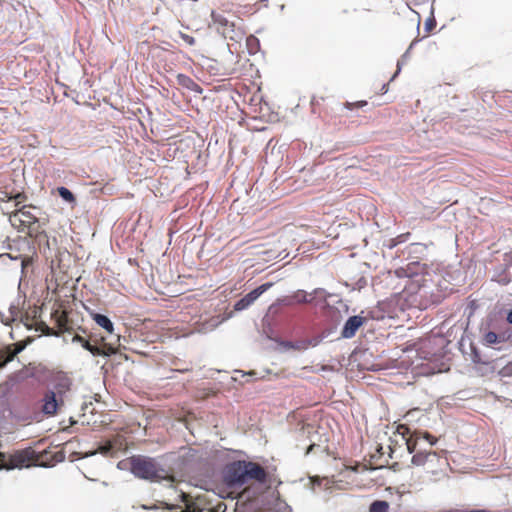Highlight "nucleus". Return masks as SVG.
<instances>
[{"mask_svg": "<svg viewBox=\"0 0 512 512\" xmlns=\"http://www.w3.org/2000/svg\"><path fill=\"white\" fill-rule=\"evenodd\" d=\"M90 353L93 355V356H102V357H108L109 354L106 353L105 351L97 348V347H94L92 346L91 350H90Z\"/></svg>", "mask_w": 512, "mask_h": 512, "instance_id": "14", "label": "nucleus"}, {"mask_svg": "<svg viewBox=\"0 0 512 512\" xmlns=\"http://www.w3.org/2000/svg\"><path fill=\"white\" fill-rule=\"evenodd\" d=\"M131 473L145 480H155L157 478L156 466L151 459L147 458H133Z\"/></svg>", "mask_w": 512, "mask_h": 512, "instance_id": "2", "label": "nucleus"}, {"mask_svg": "<svg viewBox=\"0 0 512 512\" xmlns=\"http://www.w3.org/2000/svg\"><path fill=\"white\" fill-rule=\"evenodd\" d=\"M281 254L282 253L279 252L277 255H275V257H281L283 259V258H286L289 255V253H285L284 255H281Z\"/></svg>", "mask_w": 512, "mask_h": 512, "instance_id": "19", "label": "nucleus"}, {"mask_svg": "<svg viewBox=\"0 0 512 512\" xmlns=\"http://www.w3.org/2000/svg\"><path fill=\"white\" fill-rule=\"evenodd\" d=\"M389 504L386 501H375L371 504L369 512H388Z\"/></svg>", "mask_w": 512, "mask_h": 512, "instance_id": "7", "label": "nucleus"}, {"mask_svg": "<svg viewBox=\"0 0 512 512\" xmlns=\"http://www.w3.org/2000/svg\"><path fill=\"white\" fill-rule=\"evenodd\" d=\"M58 192H59L60 197L63 200H65L67 202H73L74 201V196H73L72 192L68 188L63 187V186L59 187L58 188Z\"/></svg>", "mask_w": 512, "mask_h": 512, "instance_id": "8", "label": "nucleus"}, {"mask_svg": "<svg viewBox=\"0 0 512 512\" xmlns=\"http://www.w3.org/2000/svg\"><path fill=\"white\" fill-rule=\"evenodd\" d=\"M82 347H83L84 349H86L87 351H89V352H90V350H91V348H92V345H90V343H89L88 341H84V342L82 343Z\"/></svg>", "mask_w": 512, "mask_h": 512, "instance_id": "15", "label": "nucleus"}, {"mask_svg": "<svg viewBox=\"0 0 512 512\" xmlns=\"http://www.w3.org/2000/svg\"><path fill=\"white\" fill-rule=\"evenodd\" d=\"M507 321H508L509 324L512 325V310L507 315Z\"/></svg>", "mask_w": 512, "mask_h": 512, "instance_id": "18", "label": "nucleus"}, {"mask_svg": "<svg viewBox=\"0 0 512 512\" xmlns=\"http://www.w3.org/2000/svg\"><path fill=\"white\" fill-rule=\"evenodd\" d=\"M178 36L181 38L183 42H185L187 45L192 46L194 44V38L190 35L184 34L182 32H178Z\"/></svg>", "mask_w": 512, "mask_h": 512, "instance_id": "13", "label": "nucleus"}, {"mask_svg": "<svg viewBox=\"0 0 512 512\" xmlns=\"http://www.w3.org/2000/svg\"><path fill=\"white\" fill-rule=\"evenodd\" d=\"M401 69H402V66L398 65V69H397L396 73L392 76L391 80L394 79V77L401 71Z\"/></svg>", "mask_w": 512, "mask_h": 512, "instance_id": "20", "label": "nucleus"}, {"mask_svg": "<svg viewBox=\"0 0 512 512\" xmlns=\"http://www.w3.org/2000/svg\"><path fill=\"white\" fill-rule=\"evenodd\" d=\"M265 479V472L255 463L238 461L230 464L224 475V481L229 487L241 486L250 479Z\"/></svg>", "mask_w": 512, "mask_h": 512, "instance_id": "1", "label": "nucleus"}, {"mask_svg": "<svg viewBox=\"0 0 512 512\" xmlns=\"http://www.w3.org/2000/svg\"><path fill=\"white\" fill-rule=\"evenodd\" d=\"M429 442H430L431 445L435 444V441H432V439H429Z\"/></svg>", "mask_w": 512, "mask_h": 512, "instance_id": "24", "label": "nucleus"}, {"mask_svg": "<svg viewBox=\"0 0 512 512\" xmlns=\"http://www.w3.org/2000/svg\"><path fill=\"white\" fill-rule=\"evenodd\" d=\"M4 365H5V364H4V362H3V363H1V364H0V368H1V367H3Z\"/></svg>", "mask_w": 512, "mask_h": 512, "instance_id": "27", "label": "nucleus"}, {"mask_svg": "<svg viewBox=\"0 0 512 512\" xmlns=\"http://www.w3.org/2000/svg\"><path fill=\"white\" fill-rule=\"evenodd\" d=\"M71 385H72L71 379H69L67 377H64L62 379V381L58 384L57 387L61 389L60 392H65V391H68L70 389Z\"/></svg>", "mask_w": 512, "mask_h": 512, "instance_id": "10", "label": "nucleus"}, {"mask_svg": "<svg viewBox=\"0 0 512 512\" xmlns=\"http://www.w3.org/2000/svg\"><path fill=\"white\" fill-rule=\"evenodd\" d=\"M24 349V346L22 345H18L15 350L6 358V360L4 361V364H7L8 362H11L13 361L14 357L19 354L20 352H22Z\"/></svg>", "mask_w": 512, "mask_h": 512, "instance_id": "12", "label": "nucleus"}, {"mask_svg": "<svg viewBox=\"0 0 512 512\" xmlns=\"http://www.w3.org/2000/svg\"><path fill=\"white\" fill-rule=\"evenodd\" d=\"M164 481L167 482V483H170V479L164 478Z\"/></svg>", "mask_w": 512, "mask_h": 512, "instance_id": "26", "label": "nucleus"}, {"mask_svg": "<svg viewBox=\"0 0 512 512\" xmlns=\"http://www.w3.org/2000/svg\"><path fill=\"white\" fill-rule=\"evenodd\" d=\"M106 451H107V448H105V447H102V448H101V452H102V453H104V452H106Z\"/></svg>", "mask_w": 512, "mask_h": 512, "instance_id": "23", "label": "nucleus"}, {"mask_svg": "<svg viewBox=\"0 0 512 512\" xmlns=\"http://www.w3.org/2000/svg\"><path fill=\"white\" fill-rule=\"evenodd\" d=\"M429 442H430L431 445L435 444V441H432V439H429Z\"/></svg>", "mask_w": 512, "mask_h": 512, "instance_id": "25", "label": "nucleus"}, {"mask_svg": "<svg viewBox=\"0 0 512 512\" xmlns=\"http://www.w3.org/2000/svg\"><path fill=\"white\" fill-rule=\"evenodd\" d=\"M273 286L272 282H266L254 290L250 291L248 294H246L243 298L238 300L234 308L237 311H242L247 309L251 304H253L264 292H266L268 289H270Z\"/></svg>", "mask_w": 512, "mask_h": 512, "instance_id": "3", "label": "nucleus"}, {"mask_svg": "<svg viewBox=\"0 0 512 512\" xmlns=\"http://www.w3.org/2000/svg\"><path fill=\"white\" fill-rule=\"evenodd\" d=\"M424 26H425V30H429L431 28V21H430V19H428L425 22Z\"/></svg>", "mask_w": 512, "mask_h": 512, "instance_id": "17", "label": "nucleus"}, {"mask_svg": "<svg viewBox=\"0 0 512 512\" xmlns=\"http://www.w3.org/2000/svg\"><path fill=\"white\" fill-rule=\"evenodd\" d=\"M93 320L97 325H99L102 329L107 331L109 334H113L114 332V324L110 320V318L103 314H95L93 315Z\"/></svg>", "mask_w": 512, "mask_h": 512, "instance_id": "6", "label": "nucleus"}, {"mask_svg": "<svg viewBox=\"0 0 512 512\" xmlns=\"http://www.w3.org/2000/svg\"><path fill=\"white\" fill-rule=\"evenodd\" d=\"M41 411L46 416H53L58 409V402L56 400V394L54 391H48L42 400Z\"/></svg>", "mask_w": 512, "mask_h": 512, "instance_id": "4", "label": "nucleus"}, {"mask_svg": "<svg viewBox=\"0 0 512 512\" xmlns=\"http://www.w3.org/2000/svg\"><path fill=\"white\" fill-rule=\"evenodd\" d=\"M85 340H83L80 336H75L73 338V342H79V343H83Z\"/></svg>", "mask_w": 512, "mask_h": 512, "instance_id": "16", "label": "nucleus"}, {"mask_svg": "<svg viewBox=\"0 0 512 512\" xmlns=\"http://www.w3.org/2000/svg\"><path fill=\"white\" fill-rule=\"evenodd\" d=\"M484 340L487 344H494L498 340V336L494 332H488L484 336Z\"/></svg>", "mask_w": 512, "mask_h": 512, "instance_id": "11", "label": "nucleus"}, {"mask_svg": "<svg viewBox=\"0 0 512 512\" xmlns=\"http://www.w3.org/2000/svg\"><path fill=\"white\" fill-rule=\"evenodd\" d=\"M20 462L21 461H17L16 459L12 458L9 463L0 464V470L5 469V470L10 471V470L18 469L21 467Z\"/></svg>", "mask_w": 512, "mask_h": 512, "instance_id": "9", "label": "nucleus"}, {"mask_svg": "<svg viewBox=\"0 0 512 512\" xmlns=\"http://www.w3.org/2000/svg\"><path fill=\"white\" fill-rule=\"evenodd\" d=\"M5 459V454L0 452V464H3L2 462L4 461Z\"/></svg>", "mask_w": 512, "mask_h": 512, "instance_id": "21", "label": "nucleus"}, {"mask_svg": "<svg viewBox=\"0 0 512 512\" xmlns=\"http://www.w3.org/2000/svg\"><path fill=\"white\" fill-rule=\"evenodd\" d=\"M95 454H96V452H92V453H90V454H86V457L93 456V455H95Z\"/></svg>", "mask_w": 512, "mask_h": 512, "instance_id": "22", "label": "nucleus"}, {"mask_svg": "<svg viewBox=\"0 0 512 512\" xmlns=\"http://www.w3.org/2000/svg\"><path fill=\"white\" fill-rule=\"evenodd\" d=\"M363 324V318L355 315L349 317L343 327L342 336L344 338H351L354 336L357 329Z\"/></svg>", "mask_w": 512, "mask_h": 512, "instance_id": "5", "label": "nucleus"}]
</instances>
